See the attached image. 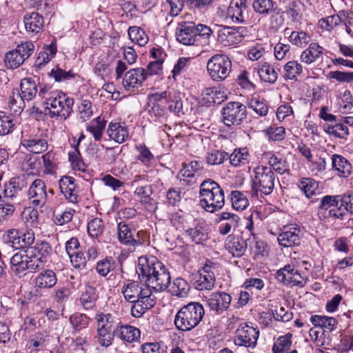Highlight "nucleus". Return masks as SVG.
<instances>
[{
    "label": "nucleus",
    "instance_id": "obj_25",
    "mask_svg": "<svg viewBox=\"0 0 353 353\" xmlns=\"http://www.w3.org/2000/svg\"><path fill=\"white\" fill-rule=\"evenodd\" d=\"M69 322L72 327V334L74 336L81 332H90L88 329L90 319L85 314L74 312L69 317Z\"/></svg>",
    "mask_w": 353,
    "mask_h": 353
},
{
    "label": "nucleus",
    "instance_id": "obj_26",
    "mask_svg": "<svg viewBox=\"0 0 353 353\" xmlns=\"http://www.w3.org/2000/svg\"><path fill=\"white\" fill-rule=\"evenodd\" d=\"M140 330L134 326L130 325H117V336L125 342L133 343L137 341L140 339Z\"/></svg>",
    "mask_w": 353,
    "mask_h": 353
},
{
    "label": "nucleus",
    "instance_id": "obj_16",
    "mask_svg": "<svg viewBox=\"0 0 353 353\" xmlns=\"http://www.w3.org/2000/svg\"><path fill=\"white\" fill-rule=\"evenodd\" d=\"M146 79V73L143 68L130 69L125 72L123 77V85L125 90L139 88L143 85Z\"/></svg>",
    "mask_w": 353,
    "mask_h": 353
},
{
    "label": "nucleus",
    "instance_id": "obj_2",
    "mask_svg": "<svg viewBox=\"0 0 353 353\" xmlns=\"http://www.w3.org/2000/svg\"><path fill=\"white\" fill-rule=\"evenodd\" d=\"M347 212L353 214V193L323 196L320 200L317 215L321 221L329 219L344 221Z\"/></svg>",
    "mask_w": 353,
    "mask_h": 353
},
{
    "label": "nucleus",
    "instance_id": "obj_38",
    "mask_svg": "<svg viewBox=\"0 0 353 353\" xmlns=\"http://www.w3.org/2000/svg\"><path fill=\"white\" fill-rule=\"evenodd\" d=\"M141 292V285L137 281L124 285L121 289L125 299L128 302H134L139 299V293Z\"/></svg>",
    "mask_w": 353,
    "mask_h": 353
},
{
    "label": "nucleus",
    "instance_id": "obj_60",
    "mask_svg": "<svg viewBox=\"0 0 353 353\" xmlns=\"http://www.w3.org/2000/svg\"><path fill=\"white\" fill-rule=\"evenodd\" d=\"M299 188L304 192L307 198H310L312 195L315 194L318 184L315 180L307 178L300 181Z\"/></svg>",
    "mask_w": 353,
    "mask_h": 353
},
{
    "label": "nucleus",
    "instance_id": "obj_53",
    "mask_svg": "<svg viewBox=\"0 0 353 353\" xmlns=\"http://www.w3.org/2000/svg\"><path fill=\"white\" fill-rule=\"evenodd\" d=\"M259 75L261 80L270 83H274L277 78V72L269 64L265 63L258 70Z\"/></svg>",
    "mask_w": 353,
    "mask_h": 353
},
{
    "label": "nucleus",
    "instance_id": "obj_17",
    "mask_svg": "<svg viewBox=\"0 0 353 353\" xmlns=\"http://www.w3.org/2000/svg\"><path fill=\"white\" fill-rule=\"evenodd\" d=\"M20 89L21 94L19 92L18 89H16V95L19 99V108H23L24 106V100L30 101L35 97L38 92L36 82L30 77L24 78L21 81Z\"/></svg>",
    "mask_w": 353,
    "mask_h": 353
},
{
    "label": "nucleus",
    "instance_id": "obj_3",
    "mask_svg": "<svg viewBox=\"0 0 353 353\" xmlns=\"http://www.w3.org/2000/svg\"><path fill=\"white\" fill-rule=\"evenodd\" d=\"M200 203L205 211L213 213L223 208L225 204L224 191L214 180H204L199 190Z\"/></svg>",
    "mask_w": 353,
    "mask_h": 353
},
{
    "label": "nucleus",
    "instance_id": "obj_55",
    "mask_svg": "<svg viewBox=\"0 0 353 353\" xmlns=\"http://www.w3.org/2000/svg\"><path fill=\"white\" fill-rule=\"evenodd\" d=\"M248 152L246 148L235 149L234 152L228 156L230 163L234 166H238L241 163L245 164L248 162Z\"/></svg>",
    "mask_w": 353,
    "mask_h": 353
},
{
    "label": "nucleus",
    "instance_id": "obj_28",
    "mask_svg": "<svg viewBox=\"0 0 353 353\" xmlns=\"http://www.w3.org/2000/svg\"><path fill=\"white\" fill-rule=\"evenodd\" d=\"M229 217L232 218V219H230V223H222L219 226V232L222 235L228 234L231 231L232 228H235L238 226L240 219L239 216L236 214L228 212H223L218 215L217 221H223L226 220V219H229Z\"/></svg>",
    "mask_w": 353,
    "mask_h": 353
},
{
    "label": "nucleus",
    "instance_id": "obj_21",
    "mask_svg": "<svg viewBox=\"0 0 353 353\" xmlns=\"http://www.w3.org/2000/svg\"><path fill=\"white\" fill-rule=\"evenodd\" d=\"M186 234L196 244H204L208 239V233L203 221L194 219L192 227L185 230Z\"/></svg>",
    "mask_w": 353,
    "mask_h": 353
},
{
    "label": "nucleus",
    "instance_id": "obj_9",
    "mask_svg": "<svg viewBox=\"0 0 353 353\" xmlns=\"http://www.w3.org/2000/svg\"><path fill=\"white\" fill-rule=\"evenodd\" d=\"M223 123L230 127L240 125L247 119L246 106L238 101H230L224 105L221 110Z\"/></svg>",
    "mask_w": 353,
    "mask_h": 353
},
{
    "label": "nucleus",
    "instance_id": "obj_19",
    "mask_svg": "<svg viewBox=\"0 0 353 353\" xmlns=\"http://www.w3.org/2000/svg\"><path fill=\"white\" fill-rule=\"evenodd\" d=\"M28 196L34 205H44L47 198L46 186L44 181L39 179L34 180L28 190Z\"/></svg>",
    "mask_w": 353,
    "mask_h": 353
},
{
    "label": "nucleus",
    "instance_id": "obj_33",
    "mask_svg": "<svg viewBox=\"0 0 353 353\" xmlns=\"http://www.w3.org/2000/svg\"><path fill=\"white\" fill-rule=\"evenodd\" d=\"M310 321L314 327H320L324 330L332 332L336 328L337 320L331 316L312 315Z\"/></svg>",
    "mask_w": 353,
    "mask_h": 353
},
{
    "label": "nucleus",
    "instance_id": "obj_8",
    "mask_svg": "<svg viewBox=\"0 0 353 353\" xmlns=\"http://www.w3.org/2000/svg\"><path fill=\"white\" fill-rule=\"evenodd\" d=\"M218 264L207 260L205 265L196 274L192 275L193 285L197 290H211L215 285L214 271Z\"/></svg>",
    "mask_w": 353,
    "mask_h": 353
},
{
    "label": "nucleus",
    "instance_id": "obj_64",
    "mask_svg": "<svg viewBox=\"0 0 353 353\" xmlns=\"http://www.w3.org/2000/svg\"><path fill=\"white\" fill-rule=\"evenodd\" d=\"M327 78L336 80L339 83H351L353 82V72L330 71L327 74Z\"/></svg>",
    "mask_w": 353,
    "mask_h": 353
},
{
    "label": "nucleus",
    "instance_id": "obj_27",
    "mask_svg": "<svg viewBox=\"0 0 353 353\" xmlns=\"http://www.w3.org/2000/svg\"><path fill=\"white\" fill-rule=\"evenodd\" d=\"M57 275L51 270H45L41 272L35 278V287L39 288H51L57 283Z\"/></svg>",
    "mask_w": 353,
    "mask_h": 353
},
{
    "label": "nucleus",
    "instance_id": "obj_35",
    "mask_svg": "<svg viewBox=\"0 0 353 353\" xmlns=\"http://www.w3.org/2000/svg\"><path fill=\"white\" fill-rule=\"evenodd\" d=\"M332 168L338 171L341 175L348 176L352 172L351 163L339 154H333L332 156Z\"/></svg>",
    "mask_w": 353,
    "mask_h": 353
},
{
    "label": "nucleus",
    "instance_id": "obj_56",
    "mask_svg": "<svg viewBox=\"0 0 353 353\" xmlns=\"http://www.w3.org/2000/svg\"><path fill=\"white\" fill-rule=\"evenodd\" d=\"M203 169V163L200 161H192L188 165H185L181 170L180 173L184 177H194L195 173L201 171Z\"/></svg>",
    "mask_w": 353,
    "mask_h": 353
},
{
    "label": "nucleus",
    "instance_id": "obj_62",
    "mask_svg": "<svg viewBox=\"0 0 353 353\" xmlns=\"http://www.w3.org/2000/svg\"><path fill=\"white\" fill-rule=\"evenodd\" d=\"M69 161L74 170L83 172L86 171L87 165L81 159L80 152L77 148H76L74 152L69 153Z\"/></svg>",
    "mask_w": 353,
    "mask_h": 353
},
{
    "label": "nucleus",
    "instance_id": "obj_43",
    "mask_svg": "<svg viewBox=\"0 0 353 353\" xmlns=\"http://www.w3.org/2000/svg\"><path fill=\"white\" fill-rule=\"evenodd\" d=\"M128 35L132 41L137 43L140 46L146 45L149 40L145 32L137 26L130 27Z\"/></svg>",
    "mask_w": 353,
    "mask_h": 353
},
{
    "label": "nucleus",
    "instance_id": "obj_14",
    "mask_svg": "<svg viewBox=\"0 0 353 353\" xmlns=\"http://www.w3.org/2000/svg\"><path fill=\"white\" fill-rule=\"evenodd\" d=\"M196 25L192 21H183L179 23L176 37L177 41L186 46L194 45L196 37Z\"/></svg>",
    "mask_w": 353,
    "mask_h": 353
},
{
    "label": "nucleus",
    "instance_id": "obj_47",
    "mask_svg": "<svg viewBox=\"0 0 353 353\" xmlns=\"http://www.w3.org/2000/svg\"><path fill=\"white\" fill-rule=\"evenodd\" d=\"M117 335L116 330H97L96 338L99 343L103 347H109L112 344L114 336Z\"/></svg>",
    "mask_w": 353,
    "mask_h": 353
},
{
    "label": "nucleus",
    "instance_id": "obj_18",
    "mask_svg": "<svg viewBox=\"0 0 353 353\" xmlns=\"http://www.w3.org/2000/svg\"><path fill=\"white\" fill-rule=\"evenodd\" d=\"M26 187L27 181L24 178L19 176L11 178L9 181L4 185L2 191L3 195L0 194L1 201L5 202L3 199H13Z\"/></svg>",
    "mask_w": 353,
    "mask_h": 353
},
{
    "label": "nucleus",
    "instance_id": "obj_34",
    "mask_svg": "<svg viewBox=\"0 0 353 353\" xmlns=\"http://www.w3.org/2000/svg\"><path fill=\"white\" fill-rule=\"evenodd\" d=\"M98 294L95 288L88 285L80 297V303L85 310L93 309L96 305Z\"/></svg>",
    "mask_w": 353,
    "mask_h": 353
},
{
    "label": "nucleus",
    "instance_id": "obj_7",
    "mask_svg": "<svg viewBox=\"0 0 353 353\" xmlns=\"http://www.w3.org/2000/svg\"><path fill=\"white\" fill-rule=\"evenodd\" d=\"M254 178L252 180V191L254 194L258 192L268 195L271 194L274 188L275 175L271 168L267 166H258L254 169Z\"/></svg>",
    "mask_w": 353,
    "mask_h": 353
},
{
    "label": "nucleus",
    "instance_id": "obj_48",
    "mask_svg": "<svg viewBox=\"0 0 353 353\" xmlns=\"http://www.w3.org/2000/svg\"><path fill=\"white\" fill-rule=\"evenodd\" d=\"M250 248L253 250L255 257H264L267 256L269 254V248L268 244L263 240L259 239L253 236L251 239Z\"/></svg>",
    "mask_w": 353,
    "mask_h": 353
},
{
    "label": "nucleus",
    "instance_id": "obj_29",
    "mask_svg": "<svg viewBox=\"0 0 353 353\" xmlns=\"http://www.w3.org/2000/svg\"><path fill=\"white\" fill-rule=\"evenodd\" d=\"M323 48L317 43H311L306 50L302 52L300 59L301 61L307 64H310L323 54Z\"/></svg>",
    "mask_w": 353,
    "mask_h": 353
},
{
    "label": "nucleus",
    "instance_id": "obj_10",
    "mask_svg": "<svg viewBox=\"0 0 353 353\" xmlns=\"http://www.w3.org/2000/svg\"><path fill=\"white\" fill-rule=\"evenodd\" d=\"M248 34L244 26H225L218 32V41L224 46H230L240 43Z\"/></svg>",
    "mask_w": 353,
    "mask_h": 353
},
{
    "label": "nucleus",
    "instance_id": "obj_42",
    "mask_svg": "<svg viewBox=\"0 0 353 353\" xmlns=\"http://www.w3.org/2000/svg\"><path fill=\"white\" fill-rule=\"evenodd\" d=\"M230 201L232 207L236 210H243L249 205L246 195L239 190H233L230 192Z\"/></svg>",
    "mask_w": 353,
    "mask_h": 353
},
{
    "label": "nucleus",
    "instance_id": "obj_12",
    "mask_svg": "<svg viewBox=\"0 0 353 353\" xmlns=\"http://www.w3.org/2000/svg\"><path fill=\"white\" fill-rule=\"evenodd\" d=\"M259 336V331L247 323H242L236 331L234 343L237 345L254 347Z\"/></svg>",
    "mask_w": 353,
    "mask_h": 353
},
{
    "label": "nucleus",
    "instance_id": "obj_11",
    "mask_svg": "<svg viewBox=\"0 0 353 353\" xmlns=\"http://www.w3.org/2000/svg\"><path fill=\"white\" fill-rule=\"evenodd\" d=\"M278 281L284 285L303 287L306 283V278L304 277L299 270L290 265H286L279 270L275 276Z\"/></svg>",
    "mask_w": 353,
    "mask_h": 353
},
{
    "label": "nucleus",
    "instance_id": "obj_13",
    "mask_svg": "<svg viewBox=\"0 0 353 353\" xmlns=\"http://www.w3.org/2000/svg\"><path fill=\"white\" fill-rule=\"evenodd\" d=\"M248 242L251 243V238L245 239L243 236L230 234L225 241L226 250L234 257H241L247 250Z\"/></svg>",
    "mask_w": 353,
    "mask_h": 353
},
{
    "label": "nucleus",
    "instance_id": "obj_30",
    "mask_svg": "<svg viewBox=\"0 0 353 353\" xmlns=\"http://www.w3.org/2000/svg\"><path fill=\"white\" fill-rule=\"evenodd\" d=\"M27 253L25 250L14 254L10 259L11 270L18 276H20L27 270Z\"/></svg>",
    "mask_w": 353,
    "mask_h": 353
},
{
    "label": "nucleus",
    "instance_id": "obj_37",
    "mask_svg": "<svg viewBox=\"0 0 353 353\" xmlns=\"http://www.w3.org/2000/svg\"><path fill=\"white\" fill-rule=\"evenodd\" d=\"M105 125L106 121L100 117H98L90 121L87 125L86 130L93 135L95 141H100Z\"/></svg>",
    "mask_w": 353,
    "mask_h": 353
},
{
    "label": "nucleus",
    "instance_id": "obj_6",
    "mask_svg": "<svg viewBox=\"0 0 353 353\" xmlns=\"http://www.w3.org/2000/svg\"><path fill=\"white\" fill-rule=\"evenodd\" d=\"M232 70V61L225 54H216L207 63V71L214 81L226 79Z\"/></svg>",
    "mask_w": 353,
    "mask_h": 353
},
{
    "label": "nucleus",
    "instance_id": "obj_44",
    "mask_svg": "<svg viewBox=\"0 0 353 353\" xmlns=\"http://www.w3.org/2000/svg\"><path fill=\"white\" fill-rule=\"evenodd\" d=\"M292 334L279 336L272 347L273 353H285L290 350L292 345Z\"/></svg>",
    "mask_w": 353,
    "mask_h": 353
},
{
    "label": "nucleus",
    "instance_id": "obj_31",
    "mask_svg": "<svg viewBox=\"0 0 353 353\" xmlns=\"http://www.w3.org/2000/svg\"><path fill=\"white\" fill-rule=\"evenodd\" d=\"M117 234L119 241L123 245L134 248V244L137 243L129 225L123 221L117 224Z\"/></svg>",
    "mask_w": 353,
    "mask_h": 353
},
{
    "label": "nucleus",
    "instance_id": "obj_41",
    "mask_svg": "<svg viewBox=\"0 0 353 353\" xmlns=\"http://www.w3.org/2000/svg\"><path fill=\"white\" fill-rule=\"evenodd\" d=\"M132 303L131 306V314L132 316L135 318H140L146 312L147 310L152 308L155 303L152 302H145L139 299H136L134 302H130Z\"/></svg>",
    "mask_w": 353,
    "mask_h": 353
},
{
    "label": "nucleus",
    "instance_id": "obj_15",
    "mask_svg": "<svg viewBox=\"0 0 353 353\" xmlns=\"http://www.w3.org/2000/svg\"><path fill=\"white\" fill-rule=\"evenodd\" d=\"M231 296L223 292L212 293L207 300V305L211 311L216 314H221L226 311L231 303Z\"/></svg>",
    "mask_w": 353,
    "mask_h": 353
},
{
    "label": "nucleus",
    "instance_id": "obj_57",
    "mask_svg": "<svg viewBox=\"0 0 353 353\" xmlns=\"http://www.w3.org/2000/svg\"><path fill=\"white\" fill-rule=\"evenodd\" d=\"M228 159V153L225 151L213 150L206 156V161L209 165H220Z\"/></svg>",
    "mask_w": 353,
    "mask_h": 353
},
{
    "label": "nucleus",
    "instance_id": "obj_23",
    "mask_svg": "<svg viewBox=\"0 0 353 353\" xmlns=\"http://www.w3.org/2000/svg\"><path fill=\"white\" fill-rule=\"evenodd\" d=\"M26 30L32 34L40 32L44 24L43 17L38 12L27 13L23 17Z\"/></svg>",
    "mask_w": 353,
    "mask_h": 353
},
{
    "label": "nucleus",
    "instance_id": "obj_40",
    "mask_svg": "<svg viewBox=\"0 0 353 353\" xmlns=\"http://www.w3.org/2000/svg\"><path fill=\"white\" fill-rule=\"evenodd\" d=\"M25 252L27 253V256L29 258L27 259V270L34 272L43 268L46 260L41 259L35 252L34 249L27 248L25 250Z\"/></svg>",
    "mask_w": 353,
    "mask_h": 353
},
{
    "label": "nucleus",
    "instance_id": "obj_46",
    "mask_svg": "<svg viewBox=\"0 0 353 353\" xmlns=\"http://www.w3.org/2000/svg\"><path fill=\"white\" fill-rule=\"evenodd\" d=\"M323 128L326 133L341 139L345 138L349 133L347 127L342 123L335 125L325 123Z\"/></svg>",
    "mask_w": 353,
    "mask_h": 353
},
{
    "label": "nucleus",
    "instance_id": "obj_54",
    "mask_svg": "<svg viewBox=\"0 0 353 353\" xmlns=\"http://www.w3.org/2000/svg\"><path fill=\"white\" fill-rule=\"evenodd\" d=\"M288 39L292 44L301 48L305 47L310 41V36L303 31H292Z\"/></svg>",
    "mask_w": 353,
    "mask_h": 353
},
{
    "label": "nucleus",
    "instance_id": "obj_59",
    "mask_svg": "<svg viewBox=\"0 0 353 353\" xmlns=\"http://www.w3.org/2000/svg\"><path fill=\"white\" fill-rule=\"evenodd\" d=\"M46 172L48 174H54L57 168V159L56 154L50 150L42 156Z\"/></svg>",
    "mask_w": 353,
    "mask_h": 353
},
{
    "label": "nucleus",
    "instance_id": "obj_5",
    "mask_svg": "<svg viewBox=\"0 0 353 353\" xmlns=\"http://www.w3.org/2000/svg\"><path fill=\"white\" fill-rule=\"evenodd\" d=\"M46 105L45 110H48L51 117H59L66 119L72 112L74 99L61 92H50Z\"/></svg>",
    "mask_w": 353,
    "mask_h": 353
},
{
    "label": "nucleus",
    "instance_id": "obj_50",
    "mask_svg": "<svg viewBox=\"0 0 353 353\" xmlns=\"http://www.w3.org/2000/svg\"><path fill=\"white\" fill-rule=\"evenodd\" d=\"M97 330H116L114 327V317L110 313H99L96 315Z\"/></svg>",
    "mask_w": 353,
    "mask_h": 353
},
{
    "label": "nucleus",
    "instance_id": "obj_49",
    "mask_svg": "<svg viewBox=\"0 0 353 353\" xmlns=\"http://www.w3.org/2000/svg\"><path fill=\"white\" fill-rule=\"evenodd\" d=\"M248 107L261 117L267 115L268 112V106L265 101L259 97H252L249 100Z\"/></svg>",
    "mask_w": 353,
    "mask_h": 353
},
{
    "label": "nucleus",
    "instance_id": "obj_51",
    "mask_svg": "<svg viewBox=\"0 0 353 353\" xmlns=\"http://www.w3.org/2000/svg\"><path fill=\"white\" fill-rule=\"evenodd\" d=\"M115 268V262L112 256L105 258L97 262L96 270L101 276H106Z\"/></svg>",
    "mask_w": 353,
    "mask_h": 353
},
{
    "label": "nucleus",
    "instance_id": "obj_36",
    "mask_svg": "<svg viewBox=\"0 0 353 353\" xmlns=\"http://www.w3.org/2000/svg\"><path fill=\"white\" fill-rule=\"evenodd\" d=\"M252 6L256 13L263 16L277 14L276 3L272 0H254Z\"/></svg>",
    "mask_w": 353,
    "mask_h": 353
},
{
    "label": "nucleus",
    "instance_id": "obj_58",
    "mask_svg": "<svg viewBox=\"0 0 353 353\" xmlns=\"http://www.w3.org/2000/svg\"><path fill=\"white\" fill-rule=\"evenodd\" d=\"M87 230L89 235L94 238H97L102 234L104 230V224L102 219L94 218L90 220L87 225Z\"/></svg>",
    "mask_w": 353,
    "mask_h": 353
},
{
    "label": "nucleus",
    "instance_id": "obj_4",
    "mask_svg": "<svg viewBox=\"0 0 353 353\" xmlns=\"http://www.w3.org/2000/svg\"><path fill=\"white\" fill-rule=\"evenodd\" d=\"M205 310L201 303L190 302L183 306L176 314L174 325L181 332H189L202 321Z\"/></svg>",
    "mask_w": 353,
    "mask_h": 353
},
{
    "label": "nucleus",
    "instance_id": "obj_63",
    "mask_svg": "<svg viewBox=\"0 0 353 353\" xmlns=\"http://www.w3.org/2000/svg\"><path fill=\"white\" fill-rule=\"evenodd\" d=\"M343 22L340 16L332 15L319 21V26L323 30H330Z\"/></svg>",
    "mask_w": 353,
    "mask_h": 353
},
{
    "label": "nucleus",
    "instance_id": "obj_1",
    "mask_svg": "<svg viewBox=\"0 0 353 353\" xmlns=\"http://www.w3.org/2000/svg\"><path fill=\"white\" fill-rule=\"evenodd\" d=\"M137 272L145 279V284L155 292L165 291L171 282V276L165 266L153 256L139 258Z\"/></svg>",
    "mask_w": 353,
    "mask_h": 353
},
{
    "label": "nucleus",
    "instance_id": "obj_22",
    "mask_svg": "<svg viewBox=\"0 0 353 353\" xmlns=\"http://www.w3.org/2000/svg\"><path fill=\"white\" fill-rule=\"evenodd\" d=\"M154 190L151 185L138 186L134 194L140 199V202L144 205L148 210L155 212L157 209L156 201L152 197Z\"/></svg>",
    "mask_w": 353,
    "mask_h": 353
},
{
    "label": "nucleus",
    "instance_id": "obj_32",
    "mask_svg": "<svg viewBox=\"0 0 353 353\" xmlns=\"http://www.w3.org/2000/svg\"><path fill=\"white\" fill-rule=\"evenodd\" d=\"M107 133L110 139L119 143L124 142L128 136V129L119 123L111 122L108 128Z\"/></svg>",
    "mask_w": 353,
    "mask_h": 353
},
{
    "label": "nucleus",
    "instance_id": "obj_61",
    "mask_svg": "<svg viewBox=\"0 0 353 353\" xmlns=\"http://www.w3.org/2000/svg\"><path fill=\"white\" fill-rule=\"evenodd\" d=\"M5 64L8 68H17L21 65L24 61L21 56L18 54L17 50L10 51L6 54Z\"/></svg>",
    "mask_w": 353,
    "mask_h": 353
},
{
    "label": "nucleus",
    "instance_id": "obj_39",
    "mask_svg": "<svg viewBox=\"0 0 353 353\" xmlns=\"http://www.w3.org/2000/svg\"><path fill=\"white\" fill-rule=\"evenodd\" d=\"M23 145L28 151L34 154H39L45 152L48 149V142L44 139H30L23 141Z\"/></svg>",
    "mask_w": 353,
    "mask_h": 353
},
{
    "label": "nucleus",
    "instance_id": "obj_45",
    "mask_svg": "<svg viewBox=\"0 0 353 353\" xmlns=\"http://www.w3.org/2000/svg\"><path fill=\"white\" fill-rule=\"evenodd\" d=\"M172 288V295L183 298L189 294L190 286L185 279L178 277L174 280Z\"/></svg>",
    "mask_w": 353,
    "mask_h": 353
},
{
    "label": "nucleus",
    "instance_id": "obj_20",
    "mask_svg": "<svg viewBox=\"0 0 353 353\" xmlns=\"http://www.w3.org/2000/svg\"><path fill=\"white\" fill-rule=\"evenodd\" d=\"M300 229L296 227H284L277 238L280 245L285 248L297 246L301 244Z\"/></svg>",
    "mask_w": 353,
    "mask_h": 353
},
{
    "label": "nucleus",
    "instance_id": "obj_24",
    "mask_svg": "<svg viewBox=\"0 0 353 353\" xmlns=\"http://www.w3.org/2000/svg\"><path fill=\"white\" fill-rule=\"evenodd\" d=\"M247 9L246 0H232L228 9V16L234 23H244V12Z\"/></svg>",
    "mask_w": 353,
    "mask_h": 353
},
{
    "label": "nucleus",
    "instance_id": "obj_52",
    "mask_svg": "<svg viewBox=\"0 0 353 353\" xmlns=\"http://www.w3.org/2000/svg\"><path fill=\"white\" fill-rule=\"evenodd\" d=\"M284 77L286 79L296 80L297 76L302 72V65L296 61H288L284 65Z\"/></svg>",
    "mask_w": 353,
    "mask_h": 353
}]
</instances>
